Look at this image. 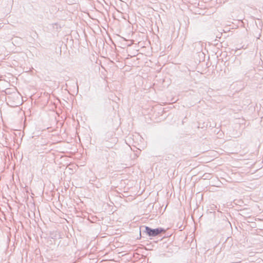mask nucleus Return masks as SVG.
Masks as SVG:
<instances>
[{
	"mask_svg": "<svg viewBox=\"0 0 263 263\" xmlns=\"http://www.w3.org/2000/svg\"><path fill=\"white\" fill-rule=\"evenodd\" d=\"M142 228L144 229L143 232L146 233L149 236H156L159 234L165 232V230L161 228L152 229L147 226H143Z\"/></svg>",
	"mask_w": 263,
	"mask_h": 263,
	"instance_id": "1",
	"label": "nucleus"
},
{
	"mask_svg": "<svg viewBox=\"0 0 263 263\" xmlns=\"http://www.w3.org/2000/svg\"><path fill=\"white\" fill-rule=\"evenodd\" d=\"M110 153L114 156L116 155V153L114 152H110Z\"/></svg>",
	"mask_w": 263,
	"mask_h": 263,
	"instance_id": "2",
	"label": "nucleus"
},
{
	"mask_svg": "<svg viewBox=\"0 0 263 263\" xmlns=\"http://www.w3.org/2000/svg\"><path fill=\"white\" fill-rule=\"evenodd\" d=\"M214 262V260H212L211 261H210V263H213Z\"/></svg>",
	"mask_w": 263,
	"mask_h": 263,
	"instance_id": "3",
	"label": "nucleus"
},
{
	"mask_svg": "<svg viewBox=\"0 0 263 263\" xmlns=\"http://www.w3.org/2000/svg\"><path fill=\"white\" fill-rule=\"evenodd\" d=\"M205 260H207L208 259L206 257V256H205Z\"/></svg>",
	"mask_w": 263,
	"mask_h": 263,
	"instance_id": "4",
	"label": "nucleus"
}]
</instances>
